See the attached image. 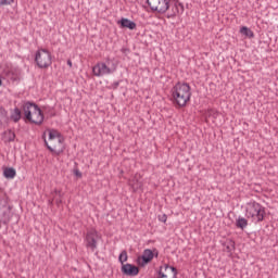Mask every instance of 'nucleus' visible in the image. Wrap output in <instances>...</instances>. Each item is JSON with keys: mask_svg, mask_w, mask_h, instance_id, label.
I'll return each instance as SVG.
<instances>
[{"mask_svg": "<svg viewBox=\"0 0 278 278\" xmlns=\"http://www.w3.org/2000/svg\"><path fill=\"white\" fill-rule=\"evenodd\" d=\"M190 85L188 83H177L172 88V97L174 105L177 108H186L188 105V101H190V97H192V92L190 91Z\"/></svg>", "mask_w": 278, "mask_h": 278, "instance_id": "obj_1", "label": "nucleus"}, {"mask_svg": "<svg viewBox=\"0 0 278 278\" xmlns=\"http://www.w3.org/2000/svg\"><path fill=\"white\" fill-rule=\"evenodd\" d=\"M49 142L47 139L43 140L45 146L49 150L50 153H55L56 155H60V153H64V137L62 134L55 129L49 130Z\"/></svg>", "mask_w": 278, "mask_h": 278, "instance_id": "obj_2", "label": "nucleus"}, {"mask_svg": "<svg viewBox=\"0 0 278 278\" xmlns=\"http://www.w3.org/2000/svg\"><path fill=\"white\" fill-rule=\"evenodd\" d=\"M24 116L26 121L33 123L34 125H42L45 122V115L42 114V110L36 103L26 102L23 106Z\"/></svg>", "mask_w": 278, "mask_h": 278, "instance_id": "obj_3", "label": "nucleus"}, {"mask_svg": "<svg viewBox=\"0 0 278 278\" xmlns=\"http://www.w3.org/2000/svg\"><path fill=\"white\" fill-rule=\"evenodd\" d=\"M245 214L248 218L262 223L266 218V207L255 201H251L247 203Z\"/></svg>", "mask_w": 278, "mask_h": 278, "instance_id": "obj_4", "label": "nucleus"}, {"mask_svg": "<svg viewBox=\"0 0 278 278\" xmlns=\"http://www.w3.org/2000/svg\"><path fill=\"white\" fill-rule=\"evenodd\" d=\"M35 62L38 68H49L53 64L51 52L45 48H41L36 51Z\"/></svg>", "mask_w": 278, "mask_h": 278, "instance_id": "obj_5", "label": "nucleus"}, {"mask_svg": "<svg viewBox=\"0 0 278 278\" xmlns=\"http://www.w3.org/2000/svg\"><path fill=\"white\" fill-rule=\"evenodd\" d=\"M13 216L14 213L12 212V206L3 205L2 207H0V223H2V225H5V227H8Z\"/></svg>", "mask_w": 278, "mask_h": 278, "instance_id": "obj_6", "label": "nucleus"}, {"mask_svg": "<svg viewBox=\"0 0 278 278\" xmlns=\"http://www.w3.org/2000/svg\"><path fill=\"white\" fill-rule=\"evenodd\" d=\"M177 269L168 264L160 267L157 278H177Z\"/></svg>", "mask_w": 278, "mask_h": 278, "instance_id": "obj_7", "label": "nucleus"}, {"mask_svg": "<svg viewBox=\"0 0 278 278\" xmlns=\"http://www.w3.org/2000/svg\"><path fill=\"white\" fill-rule=\"evenodd\" d=\"M155 254L151 249H146L141 256L137 257V264L138 266H147V264H151L153 262V257Z\"/></svg>", "mask_w": 278, "mask_h": 278, "instance_id": "obj_8", "label": "nucleus"}, {"mask_svg": "<svg viewBox=\"0 0 278 278\" xmlns=\"http://www.w3.org/2000/svg\"><path fill=\"white\" fill-rule=\"evenodd\" d=\"M92 73L96 77H103V75H112V71L105 63H98L92 67Z\"/></svg>", "mask_w": 278, "mask_h": 278, "instance_id": "obj_9", "label": "nucleus"}, {"mask_svg": "<svg viewBox=\"0 0 278 278\" xmlns=\"http://www.w3.org/2000/svg\"><path fill=\"white\" fill-rule=\"evenodd\" d=\"M121 270L126 277H136L140 273V268L138 266L129 263L123 264Z\"/></svg>", "mask_w": 278, "mask_h": 278, "instance_id": "obj_10", "label": "nucleus"}, {"mask_svg": "<svg viewBox=\"0 0 278 278\" xmlns=\"http://www.w3.org/2000/svg\"><path fill=\"white\" fill-rule=\"evenodd\" d=\"M86 247L94 251L97 249V230L92 229L86 235Z\"/></svg>", "mask_w": 278, "mask_h": 278, "instance_id": "obj_11", "label": "nucleus"}, {"mask_svg": "<svg viewBox=\"0 0 278 278\" xmlns=\"http://www.w3.org/2000/svg\"><path fill=\"white\" fill-rule=\"evenodd\" d=\"M170 8V0H161L157 7L154 8L152 12H159V14H166Z\"/></svg>", "mask_w": 278, "mask_h": 278, "instance_id": "obj_12", "label": "nucleus"}, {"mask_svg": "<svg viewBox=\"0 0 278 278\" xmlns=\"http://www.w3.org/2000/svg\"><path fill=\"white\" fill-rule=\"evenodd\" d=\"M117 23H118V25H121L122 29L134 30L137 27L136 22H134L127 17H122Z\"/></svg>", "mask_w": 278, "mask_h": 278, "instance_id": "obj_13", "label": "nucleus"}, {"mask_svg": "<svg viewBox=\"0 0 278 278\" xmlns=\"http://www.w3.org/2000/svg\"><path fill=\"white\" fill-rule=\"evenodd\" d=\"M128 185L132 189V192H138L142 188V181H140V175H135V177L129 180Z\"/></svg>", "mask_w": 278, "mask_h": 278, "instance_id": "obj_14", "label": "nucleus"}, {"mask_svg": "<svg viewBox=\"0 0 278 278\" xmlns=\"http://www.w3.org/2000/svg\"><path fill=\"white\" fill-rule=\"evenodd\" d=\"M224 247V251H226V253H229L231 255V253H233V251H236V242L233 240H226L223 243Z\"/></svg>", "mask_w": 278, "mask_h": 278, "instance_id": "obj_15", "label": "nucleus"}, {"mask_svg": "<svg viewBox=\"0 0 278 278\" xmlns=\"http://www.w3.org/2000/svg\"><path fill=\"white\" fill-rule=\"evenodd\" d=\"M15 139H16V134L12 129H9L3 132L2 140L4 142H14Z\"/></svg>", "mask_w": 278, "mask_h": 278, "instance_id": "obj_16", "label": "nucleus"}, {"mask_svg": "<svg viewBox=\"0 0 278 278\" xmlns=\"http://www.w3.org/2000/svg\"><path fill=\"white\" fill-rule=\"evenodd\" d=\"M3 175L5 179H14L16 177V169H14V167H5Z\"/></svg>", "mask_w": 278, "mask_h": 278, "instance_id": "obj_17", "label": "nucleus"}, {"mask_svg": "<svg viewBox=\"0 0 278 278\" xmlns=\"http://www.w3.org/2000/svg\"><path fill=\"white\" fill-rule=\"evenodd\" d=\"M236 227L238 229H247V227H249V220L244 217H238V219L236 220Z\"/></svg>", "mask_w": 278, "mask_h": 278, "instance_id": "obj_18", "label": "nucleus"}, {"mask_svg": "<svg viewBox=\"0 0 278 278\" xmlns=\"http://www.w3.org/2000/svg\"><path fill=\"white\" fill-rule=\"evenodd\" d=\"M10 121V117H8V111L5 108L0 106V126L8 123Z\"/></svg>", "mask_w": 278, "mask_h": 278, "instance_id": "obj_19", "label": "nucleus"}, {"mask_svg": "<svg viewBox=\"0 0 278 278\" xmlns=\"http://www.w3.org/2000/svg\"><path fill=\"white\" fill-rule=\"evenodd\" d=\"M21 116H22L21 109L15 108L11 113V121L13 123H18V121H21Z\"/></svg>", "mask_w": 278, "mask_h": 278, "instance_id": "obj_20", "label": "nucleus"}, {"mask_svg": "<svg viewBox=\"0 0 278 278\" xmlns=\"http://www.w3.org/2000/svg\"><path fill=\"white\" fill-rule=\"evenodd\" d=\"M240 34H242L243 36H247V38H255V34L253 33V30H251V28L247 26H242L240 28Z\"/></svg>", "mask_w": 278, "mask_h": 278, "instance_id": "obj_21", "label": "nucleus"}, {"mask_svg": "<svg viewBox=\"0 0 278 278\" xmlns=\"http://www.w3.org/2000/svg\"><path fill=\"white\" fill-rule=\"evenodd\" d=\"M218 115H219L218 111H216V110H214V109H210V110H207V112H206V116H207L208 118H213L214 121H216V118H218Z\"/></svg>", "mask_w": 278, "mask_h": 278, "instance_id": "obj_22", "label": "nucleus"}, {"mask_svg": "<svg viewBox=\"0 0 278 278\" xmlns=\"http://www.w3.org/2000/svg\"><path fill=\"white\" fill-rule=\"evenodd\" d=\"M128 260V255H127V250H123L118 256V262L122 264H125V262H127Z\"/></svg>", "mask_w": 278, "mask_h": 278, "instance_id": "obj_23", "label": "nucleus"}, {"mask_svg": "<svg viewBox=\"0 0 278 278\" xmlns=\"http://www.w3.org/2000/svg\"><path fill=\"white\" fill-rule=\"evenodd\" d=\"M162 0H147V3L149 5V8L154 11L155 8H157L159 2H161Z\"/></svg>", "mask_w": 278, "mask_h": 278, "instance_id": "obj_24", "label": "nucleus"}, {"mask_svg": "<svg viewBox=\"0 0 278 278\" xmlns=\"http://www.w3.org/2000/svg\"><path fill=\"white\" fill-rule=\"evenodd\" d=\"M14 0H0V5H11Z\"/></svg>", "mask_w": 278, "mask_h": 278, "instance_id": "obj_25", "label": "nucleus"}, {"mask_svg": "<svg viewBox=\"0 0 278 278\" xmlns=\"http://www.w3.org/2000/svg\"><path fill=\"white\" fill-rule=\"evenodd\" d=\"M159 220L161 223H166V220H168V216L166 214L159 215Z\"/></svg>", "mask_w": 278, "mask_h": 278, "instance_id": "obj_26", "label": "nucleus"}, {"mask_svg": "<svg viewBox=\"0 0 278 278\" xmlns=\"http://www.w3.org/2000/svg\"><path fill=\"white\" fill-rule=\"evenodd\" d=\"M118 86H121L119 81H115L111 85L112 90H116V88H118Z\"/></svg>", "mask_w": 278, "mask_h": 278, "instance_id": "obj_27", "label": "nucleus"}, {"mask_svg": "<svg viewBox=\"0 0 278 278\" xmlns=\"http://www.w3.org/2000/svg\"><path fill=\"white\" fill-rule=\"evenodd\" d=\"M74 175L75 176H77L79 179H81V177H83V174H81V172H79V169H74Z\"/></svg>", "mask_w": 278, "mask_h": 278, "instance_id": "obj_28", "label": "nucleus"}, {"mask_svg": "<svg viewBox=\"0 0 278 278\" xmlns=\"http://www.w3.org/2000/svg\"><path fill=\"white\" fill-rule=\"evenodd\" d=\"M54 194H58L60 199H62V190L54 189Z\"/></svg>", "mask_w": 278, "mask_h": 278, "instance_id": "obj_29", "label": "nucleus"}, {"mask_svg": "<svg viewBox=\"0 0 278 278\" xmlns=\"http://www.w3.org/2000/svg\"><path fill=\"white\" fill-rule=\"evenodd\" d=\"M55 203L60 207V205H62V198L56 199Z\"/></svg>", "mask_w": 278, "mask_h": 278, "instance_id": "obj_30", "label": "nucleus"}, {"mask_svg": "<svg viewBox=\"0 0 278 278\" xmlns=\"http://www.w3.org/2000/svg\"><path fill=\"white\" fill-rule=\"evenodd\" d=\"M67 65L70 66V68H73V61H71V59L67 60Z\"/></svg>", "mask_w": 278, "mask_h": 278, "instance_id": "obj_31", "label": "nucleus"}, {"mask_svg": "<svg viewBox=\"0 0 278 278\" xmlns=\"http://www.w3.org/2000/svg\"><path fill=\"white\" fill-rule=\"evenodd\" d=\"M178 7L180 8L181 12H184V3L178 2Z\"/></svg>", "mask_w": 278, "mask_h": 278, "instance_id": "obj_32", "label": "nucleus"}, {"mask_svg": "<svg viewBox=\"0 0 278 278\" xmlns=\"http://www.w3.org/2000/svg\"><path fill=\"white\" fill-rule=\"evenodd\" d=\"M33 121H38V115H33Z\"/></svg>", "mask_w": 278, "mask_h": 278, "instance_id": "obj_33", "label": "nucleus"}, {"mask_svg": "<svg viewBox=\"0 0 278 278\" xmlns=\"http://www.w3.org/2000/svg\"><path fill=\"white\" fill-rule=\"evenodd\" d=\"M49 205H53V200H49Z\"/></svg>", "mask_w": 278, "mask_h": 278, "instance_id": "obj_34", "label": "nucleus"}, {"mask_svg": "<svg viewBox=\"0 0 278 278\" xmlns=\"http://www.w3.org/2000/svg\"><path fill=\"white\" fill-rule=\"evenodd\" d=\"M0 86H3V80H1V78H0Z\"/></svg>", "mask_w": 278, "mask_h": 278, "instance_id": "obj_35", "label": "nucleus"}, {"mask_svg": "<svg viewBox=\"0 0 278 278\" xmlns=\"http://www.w3.org/2000/svg\"><path fill=\"white\" fill-rule=\"evenodd\" d=\"M54 144H58V140H54Z\"/></svg>", "mask_w": 278, "mask_h": 278, "instance_id": "obj_36", "label": "nucleus"}, {"mask_svg": "<svg viewBox=\"0 0 278 278\" xmlns=\"http://www.w3.org/2000/svg\"><path fill=\"white\" fill-rule=\"evenodd\" d=\"M155 257H157V252H156V254H155Z\"/></svg>", "mask_w": 278, "mask_h": 278, "instance_id": "obj_37", "label": "nucleus"}, {"mask_svg": "<svg viewBox=\"0 0 278 278\" xmlns=\"http://www.w3.org/2000/svg\"><path fill=\"white\" fill-rule=\"evenodd\" d=\"M1 224H2V223H0V229H1Z\"/></svg>", "mask_w": 278, "mask_h": 278, "instance_id": "obj_38", "label": "nucleus"}]
</instances>
